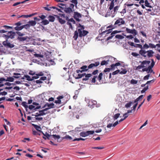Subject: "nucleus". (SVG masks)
I'll list each match as a JSON object with an SVG mask.
<instances>
[{
  "instance_id": "nucleus-1",
  "label": "nucleus",
  "mask_w": 160,
  "mask_h": 160,
  "mask_svg": "<svg viewBox=\"0 0 160 160\" xmlns=\"http://www.w3.org/2000/svg\"><path fill=\"white\" fill-rule=\"evenodd\" d=\"M125 22L122 18H119L117 19L114 23V24H111L107 27V28H111V29H109L103 31L102 34L106 33V34L110 33L111 32L112 29L120 26L122 25L125 24Z\"/></svg>"
},
{
  "instance_id": "nucleus-2",
  "label": "nucleus",
  "mask_w": 160,
  "mask_h": 160,
  "mask_svg": "<svg viewBox=\"0 0 160 160\" xmlns=\"http://www.w3.org/2000/svg\"><path fill=\"white\" fill-rule=\"evenodd\" d=\"M16 33L18 36L17 39L19 41L23 42L26 40H29L30 38L28 36H24L25 35L24 32H20L17 31Z\"/></svg>"
},
{
  "instance_id": "nucleus-3",
  "label": "nucleus",
  "mask_w": 160,
  "mask_h": 160,
  "mask_svg": "<svg viewBox=\"0 0 160 160\" xmlns=\"http://www.w3.org/2000/svg\"><path fill=\"white\" fill-rule=\"evenodd\" d=\"M146 53H147L148 57V58H150L153 56L154 52L152 50H149L147 51H146L144 50L141 49L139 51L140 54L144 58L147 57V55L146 54Z\"/></svg>"
},
{
  "instance_id": "nucleus-4",
  "label": "nucleus",
  "mask_w": 160,
  "mask_h": 160,
  "mask_svg": "<svg viewBox=\"0 0 160 160\" xmlns=\"http://www.w3.org/2000/svg\"><path fill=\"white\" fill-rule=\"evenodd\" d=\"M139 62L141 63V65H139L137 67L135 70H138L140 71H141L139 70L142 68L146 66L147 65H148L150 63V61H149L145 60L143 61L142 62L140 61Z\"/></svg>"
},
{
  "instance_id": "nucleus-5",
  "label": "nucleus",
  "mask_w": 160,
  "mask_h": 160,
  "mask_svg": "<svg viewBox=\"0 0 160 160\" xmlns=\"http://www.w3.org/2000/svg\"><path fill=\"white\" fill-rule=\"evenodd\" d=\"M15 35V33L12 31L8 32L7 35L3 34V37H4L6 39L8 40L9 38L13 39L14 38Z\"/></svg>"
},
{
  "instance_id": "nucleus-6",
  "label": "nucleus",
  "mask_w": 160,
  "mask_h": 160,
  "mask_svg": "<svg viewBox=\"0 0 160 160\" xmlns=\"http://www.w3.org/2000/svg\"><path fill=\"white\" fill-rule=\"evenodd\" d=\"M78 31L79 32V36L81 38L85 36L88 33V31L84 30H82L81 29H78Z\"/></svg>"
},
{
  "instance_id": "nucleus-7",
  "label": "nucleus",
  "mask_w": 160,
  "mask_h": 160,
  "mask_svg": "<svg viewBox=\"0 0 160 160\" xmlns=\"http://www.w3.org/2000/svg\"><path fill=\"white\" fill-rule=\"evenodd\" d=\"M126 31L127 33L132 34L134 36H135L137 34V30L135 29H131L128 28H126Z\"/></svg>"
},
{
  "instance_id": "nucleus-8",
  "label": "nucleus",
  "mask_w": 160,
  "mask_h": 160,
  "mask_svg": "<svg viewBox=\"0 0 160 160\" xmlns=\"http://www.w3.org/2000/svg\"><path fill=\"white\" fill-rule=\"evenodd\" d=\"M151 61L152 63L151 65L149 66L148 67V73H149V72H152L153 74H154L155 73V72H153V70L152 69V68L155 65V62L153 59H151Z\"/></svg>"
},
{
  "instance_id": "nucleus-9",
  "label": "nucleus",
  "mask_w": 160,
  "mask_h": 160,
  "mask_svg": "<svg viewBox=\"0 0 160 160\" xmlns=\"http://www.w3.org/2000/svg\"><path fill=\"white\" fill-rule=\"evenodd\" d=\"M74 18L75 20L78 22L80 21V19H79V18L81 17V14L78 12H74Z\"/></svg>"
},
{
  "instance_id": "nucleus-10",
  "label": "nucleus",
  "mask_w": 160,
  "mask_h": 160,
  "mask_svg": "<svg viewBox=\"0 0 160 160\" xmlns=\"http://www.w3.org/2000/svg\"><path fill=\"white\" fill-rule=\"evenodd\" d=\"M97 103V102L95 100H89L88 103V106L91 108H93V106L95 105Z\"/></svg>"
},
{
  "instance_id": "nucleus-11",
  "label": "nucleus",
  "mask_w": 160,
  "mask_h": 160,
  "mask_svg": "<svg viewBox=\"0 0 160 160\" xmlns=\"http://www.w3.org/2000/svg\"><path fill=\"white\" fill-rule=\"evenodd\" d=\"M100 64L99 62H96L95 63H91L88 66V69H93L94 68L98 66Z\"/></svg>"
},
{
  "instance_id": "nucleus-12",
  "label": "nucleus",
  "mask_w": 160,
  "mask_h": 160,
  "mask_svg": "<svg viewBox=\"0 0 160 160\" xmlns=\"http://www.w3.org/2000/svg\"><path fill=\"white\" fill-rule=\"evenodd\" d=\"M20 77V76H13V77H7V79H5V81H8L10 82H13L14 81V78H18Z\"/></svg>"
},
{
  "instance_id": "nucleus-13",
  "label": "nucleus",
  "mask_w": 160,
  "mask_h": 160,
  "mask_svg": "<svg viewBox=\"0 0 160 160\" xmlns=\"http://www.w3.org/2000/svg\"><path fill=\"white\" fill-rule=\"evenodd\" d=\"M39 112L40 113L41 116H43L49 113L50 112L48 111V109L46 108L42 110L39 111Z\"/></svg>"
},
{
  "instance_id": "nucleus-14",
  "label": "nucleus",
  "mask_w": 160,
  "mask_h": 160,
  "mask_svg": "<svg viewBox=\"0 0 160 160\" xmlns=\"http://www.w3.org/2000/svg\"><path fill=\"white\" fill-rule=\"evenodd\" d=\"M54 104L53 103H52L51 104H49L48 103H47L45 104V105L42 107V108H45L47 106H48V108H46V109H48V110L51 108H54Z\"/></svg>"
},
{
  "instance_id": "nucleus-15",
  "label": "nucleus",
  "mask_w": 160,
  "mask_h": 160,
  "mask_svg": "<svg viewBox=\"0 0 160 160\" xmlns=\"http://www.w3.org/2000/svg\"><path fill=\"white\" fill-rule=\"evenodd\" d=\"M64 11L67 14H70L73 12V10L72 8L69 7L65 8L64 9Z\"/></svg>"
},
{
  "instance_id": "nucleus-16",
  "label": "nucleus",
  "mask_w": 160,
  "mask_h": 160,
  "mask_svg": "<svg viewBox=\"0 0 160 160\" xmlns=\"http://www.w3.org/2000/svg\"><path fill=\"white\" fill-rule=\"evenodd\" d=\"M121 32L122 31H118L117 30L114 31L112 32V33H111V36H109L108 38L107 39L108 40L112 39V38L113 37L114 35V34H115L118 33L120 32Z\"/></svg>"
},
{
  "instance_id": "nucleus-17",
  "label": "nucleus",
  "mask_w": 160,
  "mask_h": 160,
  "mask_svg": "<svg viewBox=\"0 0 160 160\" xmlns=\"http://www.w3.org/2000/svg\"><path fill=\"white\" fill-rule=\"evenodd\" d=\"M55 16L58 19L59 22H60L61 24H63L65 23L66 21L60 18L59 16L55 15Z\"/></svg>"
},
{
  "instance_id": "nucleus-18",
  "label": "nucleus",
  "mask_w": 160,
  "mask_h": 160,
  "mask_svg": "<svg viewBox=\"0 0 160 160\" xmlns=\"http://www.w3.org/2000/svg\"><path fill=\"white\" fill-rule=\"evenodd\" d=\"M92 76L91 74H87L85 75V77L82 79V81H87L89 79V78H90Z\"/></svg>"
},
{
  "instance_id": "nucleus-19",
  "label": "nucleus",
  "mask_w": 160,
  "mask_h": 160,
  "mask_svg": "<svg viewBox=\"0 0 160 160\" xmlns=\"http://www.w3.org/2000/svg\"><path fill=\"white\" fill-rule=\"evenodd\" d=\"M78 34H79V32H78V31H75L74 32V36H73V38L74 39V40H76L78 36Z\"/></svg>"
},
{
  "instance_id": "nucleus-20",
  "label": "nucleus",
  "mask_w": 160,
  "mask_h": 160,
  "mask_svg": "<svg viewBox=\"0 0 160 160\" xmlns=\"http://www.w3.org/2000/svg\"><path fill=\"white\" fill-rule=\"evenodd\" d=\"M80 69H82V71H87L88 70V67L86 65H84L81 67Z\"/></svg>"
},
{
  "instance_id": "nucleus-21",
  "label": "nucleus",
  "mask_w": 160,
  "mask_h": 160,
  "mask_svg": "<svg viewBox=\"0 0 160 160\" xmlns=\"http://www.w3.org/2000/svg\"><path fill=\"white\" fill-rule=\"evenodd\" d=\"M66 19L68 21L71 22H72L73 24H75V22L73 18H71L70 19H69L68 18V16H66Z\"/></svg>"
},
{
  "instance_id": "nucleus-22",
  "label": "nucleus",
  "mask_w": 160,
  "mask_h": 160,
  "mask_svg": "<svg viewBox=\"0 0 160 160\" xmlns=\"http://www.w3.org/2000/svg\"><path fill=\"white\" fill-rule=\"evenodd\" d=\"M30 26H34L36 24V22L35 21H30L28 22Z\"/></svg>"
},
{
  "instance_id": "nucleus-23",
  "label": "nucleus",
  "mask_w": 160,
  "mask_h": 160,
  "mask_svg": "<svg viewBox=\"0 0 160 160\" xmlns=\"http://www.w3.org/2000/svg\"><path fill=\"white\" fill-rule=\"evenodd\" d=\"M34 13H32L29 15H22L21 16H20L18 18L23 17L24 18H28V17H31L34 16Z\"/></svg>"
},
{
  "instance_id": "nucleus-24",
  "label": "nucleus",
  "mask_w": 160,
  "mask_h": 160,
  "mask_svg": "<svg viewBox=\"0 0 160 160\" xmlns=\"http://www.w3.org/2000/svg\"><path fill=\"white\" fill-rule=\"evenodd\" d=\"M143 95H142L136 98L134 101V103L138 102L140 99H142L143 98Z\"/></svg>"
},
{
  "instance_id": "nucleus-25",
  "label": "nucleus",
  "mask_w": 160,
  "mask_h": 160,
  "mask_svg": "<svg viewBox=\"0 0 160 160\" xmlns=\"http://www.w3.org/2000/svg\"><path fill=\"white\" fill-rule=\"evenodd\" d=\"M32 125L39 132V131H41L39 129H41V128L40 126L34 124H32Z\"/></svg>"
},
{
  "instance_id": "nucleus-26",
  "label": "nucleus",
  "mask_w": 160,
  "mask_h": 160,
  "mask_svg": "<svg viewBox=\"0 0 160 160\" xmlns=\"http://www.w3.org/2000/svg\"><path fill=\"white\" fill-rule=\"evenodd\" d=\"M80 136L82 137H86V136H88L87 134V132H81L80 133Z\"/></svg>"
},
{
  "instance_id": "nucleus-27",
  "label": "nucleus",
  "mask_w": 160,
  "mask_h": 160,
  "mask_svg": "<svg viewBox=\"0 0 160 160\" xmlns=\"http://www.w3.org/2000/svg\"><path fill=\"white\" fill-rule=\"evenodd\" d=\"M24 28V27L23 26H16L14 28V29L15 30L17 31H20L22 30Z\"/></svg>"
},
{
  "instance_id": "nucleus-28",
  "label": "nucleus",
  "mask_w": 160,
  "mask_h": 160,
  "mask_svg": "<svg viewBox=\"0 0 160 160\" xmlns=\"http://www.w3.org/2000/svg\"><path fill=\"white\" fill-rule=\"evenodd\" d=\"M114 0H112L110 3V6L109 8L110 10H111L113 8L114 6Z\"/></svg>"
},
{
  "instance_id": "nucleus-29",
  "label": "nucleus",
  "mask_w": 160,
  "mask_h": 160,
  "mask_svg": "<svg viewBox=\"0 0 160 160\" xmlns=\"http://www.w3.org/2000/svg\"><path fill=\"white\" fill-rule=\"evenodd\" d=\"M144 2H145L146 6L150 8H152V6L150 5V3L148 2V0H145Z\"/></svg>"
},
{
  "instance_id": "nucleus-30",
  "label": "nucleus",
  "mask_w": 160,
  "mask_h": 160,
  "mask_svg": "<svg viewBox=\"0 0 160 160\" xmlns=\"http://www.w3.org/2000/svg\"><path fill=\"white\" fill-rule=\"evenodd\" d=\"M41 23L43 25H46L49 23V21L47 20H43L41 22Z\"/></svg>"
},
{
  "instance_id": "nucleus-31",
  "label": "nucleus",
  "mask_w": 160,
  "mask_h": 160,
  "mask_svg": "<svg viewBox=\"0 0 160 160\" xmlns=\"http://www.w3.org/2000/svg\"><path fill=\"white\" fill-rule=\"evenodd\" d=\"M48 18L49 21L51 22H54L55 19L53 16L51 15L49 16Z\"/></svg>"
},
{
  "instance_id": "nucleus-32",
  "label": "nucleus",
  "mask_w": 160,
  "mask_h": 160,
  "mask_svg": "<svg viewBox=\"0 0 160 160\" xmlns=\"http://www.w3.org/2000/svg\"><path fill=\"white\" fill-rule=\"evenodd\" d=\"M116 38H118L119 39H122L124 38V37L122 35L117 34L115 36Z\"/></svg>"
},
{
  "instance_id": "nucleus-33",
  "label": "nucleus",
  "mask_w": 160,
  "mask_h": 160,
  "mask_svg": "<svg viewBox=\"0 0 160 160\" xmlns=\"http://www.w3.org/2000/svg\"><path fill=\"white\" fill-rule=\"evenodd\" d=\"M52 136L53 137V138L55 139H59L60 138V136L58 135H56L53 134V135H52Z\"/></svg>"
},
{
  "instance_id": "nucleus-34",
  "label": "nucleus",
  "mask_w": 160,
  "mask_h": 160,
  "mask_svg": "<svg viewBox=\"0 0 160 160\" xmlns=\"http://www.w3.org/2000/svg\"><path fill=\"white\" fill-rule=\"evenodd\" d=\"M24 77L27 78V80L28 81H32L33 80V79L31 78L28 75H24Z\"/></svg>"
},
{
  "instance_id": "nucleus-35",
  "label": "nucleus",
  "mask_w": 160,
  "mask_h": 160,
  "mask_svg": "<svg viewBox=\"0 0 160 160\" xmlns=\"http://www.w3.org/2000/svg\"><path fill=\"white\" fill-rule=\"evenodd\" d=\"M108 60L107 61H106L105 60L102 61L101 63V65L102 66L106 64H108Z\"/></svg>"
},
{
  "instance_id": "nucleus-36",
  "label": "nucleus",
  "mask_w": 160,
  "mask_h": 160,
  "mask_svg": "<svg viewBox=\"0 0 160 160\" xmlns=\"http://www.w3.org/2000/svg\"><path fill=\"white\" fill-rule=\"evenodd\" d=\"M132 103V102H131V101L127 103L125 105V107L127 108H129L131 106V105Z\"/></svg>"
},
{
  "instance_id": "nucleus-37",
  "label": "nucleus",
  "mask_w": 160,
  "mask_h": 160,
  "mask_svg": "<svg viewBox=\"0 0 160 160\" xmlns=\"http://www.w3.org/2000/svg\"><path fill=\"white\" fill-rule=\"evenodd\" d=\"M102 73H100L99 74L98 77V79L99 81H101L102 78Z\"/></svg>"
},
{
  "instance_id": "nucleus-38",
  "label": "nucleus",
  "mask_w": 160,
  "mask_h": 160,
  "mask_svg": "<svg viewBox=\"0 0 160 160\" xmlns=\"http://www.w3.org/2000/svg\"><path fill=\"white\" fill-rule=\"evenodd\" d=\"M62 139H68L69 140H71L72 138L71 137L69 136L68 135H66L64 137H63L62 138Z\"/></svg>"
},
{
  "instance_id": "nucleus-39",
  "label": "nucleus",
  "mask_w": 160,
  "mask_h": 160,
  "mask_svg": "<svg viewBox=\"0 0 160 160\" xmlns=\"http://www.w3.org/2000/svg\"><path fill=\"white\" fill-rule=\"evenodd\" d=\"M85 75V73H83L82 74H78V77L77 78H80L82 77H84Z\"/></svg>"
},
{
  "instance_id": "nucleus-40",
  "label": "nucleus",
  "mask_w": 160,
  "mask_h": 160,
  "mask_svg": "<svg viewBox=\"0 0 160 160\" xmlns=\"http://www.w3.org/2000/svg\"><path fill=\"white\" fill-rule=\"evenodd\" d=\"M86 132L88 136L90 135L93 134L94 132V131H88Z\"/></svg>"
},
{
  "instance_id": "nucleus-41",
  "label": "nucleus",
  "mask_w": 160,
  "mask_h": 160,
  "mask_svg": "<svg viewBox=\"0 0 160 160\" xmlns=\"http://www.w3.org/2000/svg\"><path fill=\"white\" fill-rule=\"evenodd\" d=\"M120 113H119L115 114L113 117L114 119H117L120 116Z\"/></svg>"
},
{
  "instance_id": "nucleus-42",
  "label": "nucleus",
  "mask_w": 160,
  "mask_h": 160,
  "mask_svg": "<svg viewBox=\"0 0 160 160\" xmlns=\"http://www.w3.org/2000/svg\"><path fill=\"white\" fill-rule=\"evenodd\" d=\"M97 78V76H95L92 78L91 80V82L92 83H95L96 82V79Z\"/></svg>"
},
{
  "instance_id": "nucleus-43",
  "label": "nucleus",
  "mask_w": 160,
  "mask_h": 160,
  "mask_svg": "<svg viewBox=\"0 0 160 160\" xmlns=\"http://www.w3.org/2000/svg\"><path fill=\"white\" fill-rule=\"evenodd\" d=\"M130 82L132 84H135L137 83L138 81L134 79H132L131 80Z\"/></svg>"
},
{
  "instance_id": "nucleus-44",
  "label": "nucleus",
  "mask_w": 160,
  "mask_h": 160,
  "mask_svg": "<svg viewBox=\"0 0 160 160\" xmlns=\"http://www.w3.org/2000/svg\"><path fill=\"white\" fill-rule=\"evenodd\" d=\"M127 70L126 69H124L122 70L121 72L120 71L119 73L120 74H125L127 72Z\"/></svg>"
},
{
  "instance_id": "nucleus-45",
  "label": "nucleus",
  "mask_w": 160,
  "mask_h": 160,
  "mask_svg": "<svg viewBox=\"0 0 160 160\" xmlns=\"http://www.w3.org/2000/svg\"><path fill=\"white\" fill-rule=\"evenodd\" d=\"M123 35L125 36L126 38L128 39H132L134 38L133 37L132 35H130L128 36H126L125 35H124V34H123Z\"/></svg>"
},
{
  "instance_id": "nucleus-46",
  "label": "nucleus",
  "mask_w": 160,
  "mask_h": 160,
  "mask_svg": "<svg viewBox=\"0 0 160 160\" xmlns=\"http://www.w3.org/2000/svg\"><path fill=\"white\" fill-rule=\"evenodd\" d=\"M22 105L26 109H27L28 108V106L26 104V103L25 102H22Z\"/></svg>"
},
{
  "instance_id": "nucleus-47",
  "label": "nucleus",
  "mask_w": 160,
  "mask_h": 160,
  "mask_svg": "<svg viewBox=\"0 0 160 160\" xmlns=\"http://www.w3.org/2000/svg\"><path fill=\"white\" fill-rule=\"evenodd\" d=\"M7 46L10 48H12L14 47V45L13 44H11L10 42H8L7 44Z\"/></svg>"
},
{
  "instance_id": "nucleus-48",
  "label": "nucleus",
  "mask_w": 160,
  "mask_h": 160,
  "mask_svg": "<svg viewBox=\"0 0 160 160\" xmlns=\"http://www.w3.org/2000/svg\"><path fill=\"white\" fill-rule=\"evenodd\" d=\"M155 79H153L150 81H148L146 83V84H150V83H153L155 81Z\"/></svg>"
},
{
  "instance_id": "nucleus-49",
  "label": "nucleus",
  "mask_w": 160,
  "mask_h": 160,
  "mask_svg": "<svg viewBox=\"0 0 160 160\" xmlns=\"http://www.w3.org/2000/svg\"><path fill=\"white\" fill-rule=\"evenodd\" d=\"M134 47L139 48L142 49V46L140 44H135Z\"/></svg>"
},
{
  "instance_id": "nucleus-50",
  "label": "nucleus",
  "mask_w": 160,
  "mask_h": 160,
  "mask_svg": "<svg viewBox=\"0 0 160 160\" xmlns=\"http://www.w3.org/2000/svg\"><path fill=\"white\" fill-rule=\"evenodd\" d=\"M149 47H150L151 48H155L156 47V45L151 43H149Z\"/></svg>"
},
{
  "instance_id": "nucleus-51",
  "label": "nucleus",
  "mask_w": 160,
  "mask_h": 160,
  "mask_svg": "<svg viewBox=\"0 0 160 160\" xmlns=\"http://www.w3.org/2000/svg\"><path fill=\"white\" fill-rule=\"evenodd\" d=\"M71 2L75 4L76 7H77V5L78 4V2L77 0H72L71 1Z\"/></svg>"
},
{
  "instance_id": "nucleus-52",
  "label": "nucleus",
  "mask_w": 160,
  "mask_h": 160,
  "mask_svg": "<svg viewBox=\"0 0 160 160\" xmlns=\"http://www.w3.org/2000/svg\"><path fill=\"white\" fill-rule=\"evenodd\" d=\"M50 8H53L54 9H55L57 10L58 11V12H62V11H61V9L58 8H56L55 7H50Z\"/></svg>"
},
{
  "instance_id": "nucleus-53",
  "label": "nucleus",
  "mask_w": 160,
  "mask_h": 160,
  "mask_svg": "<svg viewBox=\"0 0 160 160\" xmlns=\"http://www.w3.org/2000/svg\"><path fill=\"white\" fill-rule=\"evenodd\" d=\"M34 56L35 57L37 58H42L43 57L42 55L38 54H34Z\"/></svg>"
},
{
  "instance_id": "nucleus-54",
  "label": "nucleus",
  "mask_w": 160,
  "mask_h": 160,
  "mask_svg": "<svg viewBox=\"0 0 160 160\" xmlns=\"http://www.w3.org/2000/svg\"><path fill=\"white\" fill-rule=\"evenodd\" d=\"M3 81H5V78H0V84H3L2 82Z\"/></svg>"
},
{
  "instance_id": "nucleus-55",
  "label": "nucleus",
  "mask_w": 160,
  "mask_h": 160,
  "mask_svg": "<svg viewBox=\"0 0 160 160\" xmlns=\"http://www.w3.org/2000/svg\"><path fill=\"white\" fill-rule=\"evenodd\" d=\"M149 77L150 74H148L147 75L144 77L143 78V80H148L149 79Z\"/></svg>"
},
{
  "instance_id": "nucleus-56",
  "label": "nucleus",
  "mask_w": 160,
  "mask_h": 160,
  "mask_svg": "<svg viewBox=\"0 0 160 160\" xmlns=\"http://www.w3.org/2000/svg\"><path fill=\"white\" fill-rule=\"evenodd\" d=\"M119 72H120V70H117L113 72L112 73V75H116V74H117Z\"/></svg>"
},
{
  "instance_id": "nucleus-57",
  "label": "nucleus",
  "mask_w": 160,
  "mask_h": 160,
  "mask_svg": "<svg viewBox=\"0 0 160 160\" xmlns=\"http://www.w3.org/2000/svg\"><path fill=\"white\" fill-rule=\"evenodd\" d=\"M2 27L4 28L6 30H8L9 29L12 28V27L6 25H4L3 26H2Z\"/></svg>"
},
{
  "instance_id": "nucleus-58",
  "label": "nucleus",
  "mask_w": 160,
  "mask_h": 160,
  "mask_svg": "<svg viewBox=\"0 0 160 160\" xmlns=\"http://www.w3.org/2000/svg\"><path fill=\"white\" fill-rule=\"evenodd\" d=\"M22 26L24 28H25L26 29L30 27V26L29 23L28 24H27Z\"/></svg>"
},
{
  "instance_id": "nucleus-59",
  "label": "nucleus",
  "mask_w": 160,
  "mask_h": 160,
  "mask_svg": "<svg viewBox=\"0 0 160 160\" xmlns=\"http://www.w3.org/2000/svg\"><path fill=\"white\" fill-rule=\"evenodd\" d=\"M119 8V6H116L114 8L113 11H114V12H116V13H117V11L118 10Z\"/></svg>"
},
{
  "instance_id": "nucleus-60",
  "label": "nucleus",
  "mask_w": 160,
  "mask_h": 160,
  "mask_svg": "<svg viewBox=\"0 0 160 160\" xmlns=\"http://www.w3.org/2000/svg\"><path fill=\"white\" fill-rule=\"evenodd\" d=\"M67 24L69 26V28L72 29L73 28L71 23L70 22H69L68 21L67 23Z\"/></svg>"
},
{
  "instance_id": "nucleus-61",
  "label": "nucleus",
  "mask_w": 160,
  "mask_h": 160,
  "mask_svg": "<svg viewBox=\"0 0 160 160\" xmlns=\"http://www.w3.org/2000/svg\"><path fill=\"white\" fill-rule=\"evenodd\" d=\"M131 54L134 57H137L139 55V54L138 53L135 52H132V53Z\"/></svg>"
},
{
  "instance_id": "nucleus-62",
  "label": "nucleus",
  "mask_w": 160,
  "mask_h": 160,
  "mask_svg": "<svg viewBox=\"0 0 160 160\" xmlns=\"http://www.w3.org/2000/svg\"><path fill=\"white\" fill-rule=\"evenodd\" d=\"M98 70H94V71L92 72V74L95 75L98 73Z\"/></svg>"
},
{
  "instance_id": "nucleus-63",
  "label": "nucleus",
  "mask_w": 160,
  "mask_h": 160,
  "mask_svg": "<svg viewBox=\"0 0 160 160\" xmlns=\"http://www.w3.org/2000/svg\"><path fill=\"white\" fill-rule=\"evenodd\" d=\"M7 92L5 91H3V92H0V95H7Z\"/></svg>"
},
{
  "instance_id": "nucleus-64",
  "label": "nucleus",
  "mask_w": 160,
  "mask_h": 160,
  "mask_svg": "<svg viewBox=\"0 0 160 160\" xmlns=\"http://www.w3.org/2000/svg\"><path fill=\"white\" fill-rule=\"evenodd\" d=\"M61 100H59V99H58V100H55L54 101V102L55 103H56V104H57V103L60 104V103H61Z\"/></svg>"
}]
</instances>
